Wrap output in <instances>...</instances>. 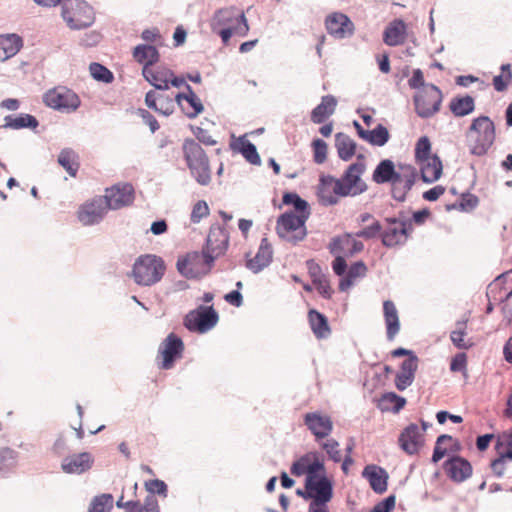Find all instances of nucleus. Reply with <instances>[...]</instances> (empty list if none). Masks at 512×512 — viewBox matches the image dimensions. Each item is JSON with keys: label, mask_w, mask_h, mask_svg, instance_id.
I'll return each instance as SVG.
<instances>
[{"label": "nucleus", "mask_w": 512, "mask_h": 512, "mask_svg": "<svg viewBox=\"0 0 512 512\" xmlns=\"http://www.w3.org/2000/svg\"><path fill=\"white\" fill-rule=\"evenodd\" d=\"M166 267L164 261L156 255H142L135 261L131 277L141 286H151L159 282Z\"/></svg>", "instance_id": "f257e3e1"}, {"label": "nucleus", "mask_w": 512, "mask_h": 512, "mask_svg": "<svg viewBox=\"0 0 512 512\" xmlns=\"http://www.w3.org/2000/svg\"><path fill=\"white\" fill-rule=\"evenodd\" d=\"M310 213L296 214L293 211H287L281 214L276 223L277 235L293 244L296 245L307 235L306 221L309 218Z\"/></svg>", "instance_id": "f03ea898"}, {"label": "nucleus", "mask_w": 512, "mask_h": 512, "mask_svg": "<svg viewBox=\"0 0 512 512\" xmlns=\"http://www.w3.org/2000/svg\"><path fill=\"white\" fill-rule=\"evenodd\" d=\"M475 133L474 144L470 148V153L476 156L485 155L493 145L496 138L495 124L488 116H479L472 120L470 127L466 132L467 138Z\"/></svg>", "instance_id": "7ed1b4c3"}, {"label": "nucleus", "mask_w": 512, "mask_h": 512, "mask_svg": "<svg viewBox=\"0 0 512 512\" xmlns=\"http://www.w3.org/2000/svg\"><path fill=\"white\" fill-rule=\"evenodd\" d=\"M62 17L73 30L85 29L95 21L93 8L84 0H66L62 5Z\"/></svg>", "instance_id": "20e7f679"}, {"label": "nucleus", "mask_w": 512, "mask_h": 512, "mask_svg": "<svg viewBox=\"0 0 512 512\" xmlns=\"http://www.w3.org/2000/svg\"><path fill=\"white\" fill-rule=\"evenodd\" d=\"M182 148L187 165L197 182L202 185L208 184L210 181L208 159L201 146L194 139H186Z\"/></svg>", "instance_id": "39448f33"}, {"label": "nucleus", "mask_w": 512, "mask_h": 512, "mask_svg": "<svg viewBox=\"0 0 512 512\" xmlns=\"http://www.w3.org/2000/svg\"><path fill=\"white\" fill-rule=\"evenodd\" d=\"M365 164L356 162L348 166L343 175L334 182L333 192L340 197L356 196L367 190V185L361 181Z\"/></svg>", "instance_id": "423d86ee"}, {"label": "nucleus", "mask_w": 512, "mask_h": 512, "mask_svg": "<svg viewBox=\"0 0 512 512\" xmlns=\"http://www.w3.org/2000/svg\"><path fill=\"white\" fill-rule=\"evenodd\" d=\"M185 345L175 333H170L161 342L157 352V365L161 370H170L183 357Z\"/></svg>", "instance_id": "0eeeda50"}, {"label": "nucleus", "mask_w": 512, "mask_h": 512, "mask_svg": "<svg viewBox=\"0 0 512 512\" xmlns=\"http://www.w3.org/2000/svg\"><path fill=\"white\" fill-rule=\"evenodd\" d=\"M213 257L199 252H189L179 257L177 269L181 275L190 278H199L207 274L211 268Z\"/></svg>", "instance_id": "6e6552de"}, {"label": "nucleus", "mask_w": 512, "mask_h": 512, "mask_svg": "<svg viewBox=\"0 0 512 512\" xmlns=\"http://www.w3.org/2000/svg\"><path fill=\"white\" fill-rule=\"evenodd\" d=\"M218 319V314L212 306L200 305L186 314L184 326L191 332L203 334L211 330Z\"/></svg>", "instance_id": "1a4fd4ad"}, {"label": "nucleus", "mask_w": 512, "mask_h": 512, "mask_svg": "<svg viewBox=\"0 0 512 512\" xmlns=\"http://www.w3.org/2000/svg\"><path fill=\"white\" fill-rule=\"evenodd\" d=\"M413 101L416 114L428 119L440 110L442 92L436 85L430 84L422 93L414 95Z\"/></svg>", "instance_id": "9d476101"}, {"label": "nucleus", "mask_w": 512, "mask_h": 512, "mask_svg": "<svg viewBox=\"0 0 512 512\" xmlns=\"http://www.w3.org/2000/svg\"><path fill=\"white\" fill-rule=\"evenodd\" d=\"M142 76L160 91H168L170 85L179 88L185 84L184 78L175 76L174 72L165 66L142 68Z\"/></svg>", "instance_id": "9b49d317"}, {"label": "nucleus", "mask_w": 512, "mask_h": 512, "mask_svg": "<svg viewBox=\"0 0 512 512\" xmlns=\"http://www.w3.org/2000/svg\"><path fill=\"white\" fill-rule=\"evenodd\" d=\"M47 106L60 111L72 112L80 106L78 95L71 89L60 86L49 90L44 95Z\"/></svg>", "instance_id": "f8f14e48"}, {"label": "nucleus", "mask_w": 512, "mask_h": 512, "mask_svg": "<svg viewBox=\"0 0 512 512\" xmlns=\"http://www.w3.org/2000/svg\"><path fill=\"white\" fill-rule=\"evenodd\" d=\"M398 168L401 171V180L391 185L390 195L397 202L403 203L418 180L419 171L413 165L405 163H398Z\"/></svg>", "instance_id": "ddd939ff"}, {"label": "nucleus", "mask_w": 512, "mask_h": 512, "mask_svg": "<svg viewBox=\"0 0 512 512\" xmlns=\"http://www.w3.org/2000/svg\"><path fill=\"white\" fill-rule=\"evenodd\" d=\"M108 206L102 196H96L85 201L77 210V219L84 226H91L101 222L107 212Z\"/></svg>", "instance_id": "4468645a"}, {"label": "nucleus", "mask_w": 512, "mask_h": 512, "mask_svg": "<svg viewBox=\"0 0 512 512\" xmlns=\"http://www.w3.org/2000/svg\"><path fill=\"white\" fill-rule=\"evenodd\" d=\"M309 454L308 475L305 478V480H307V486L312 487V485L315 484L319 486L321 490L324 488L333 492V482L326 474L323 460L319 458L317 452H311Z\"/></svg>", "instance_id": "2eb2a0df"}, {"label": "nucleus", "mask_w": 512, "mask_h": 512, "mask_svg": "<svg viewBox=\"0 0 512 512\" xmlns=\"http://www.w3.org/2000/svg\"><path fill=\"white\" fill-rule=\"evenodd\" d=\"M145 104L158 114L169 116L175 110L176 94L157 89L150 90L146 93Z\"/></svg>", "instance_id": "dca6fc26"}, {"label": "nucleus", "mask_w": 512, "mask_h": 512, "mask_svg": "<svg viewBox=\"0 0 512 512\" xmlns=\"http://www.w3.org/2000/svg\"><path fill=\"white\" fill-rule=\"evenodd\" d=\"M108 209H120L130 205L134 200V188L131 184H116L105 190L102 196Z\"/></svg>", "instance_id": "f3484780"}, {"label": "nucleus", "mask_w": 512, "mask_h": 512, "mask_svg": "<svg viewBox=\"0 0 512 512\" xmlns=\"http://www.w3.org/2000/svg\"><path fill=\"white\" fill-rule=\"evenodd\" d=\"M443 470L449 479L455 483H462L472 476L471 463L464 457L452 455L443 463Z\"/></svg>", "instance_id": "a211bd4d"}, {"label": "nucleus", "mask_w": 512, "mask_h": 512, "mask_svg": "<svg viewBox=\"0 0 512 512\" xmlns=\"http://www.w3.org/2000/svg\"><path fill=\"white\" fill-rule=\"evenodd\" d=\"M325 27L329 35L336 39L349 38L354 34V24L344 13L334 12L326 17Z\"/></svg>", "instance_id": "6ab92c4d"}, {"label": "nucleus", "mask_w": 512, "mask_h": 512, "mask_svg": "<svg viewBox=\"0 0 512 512\" xmlns=\"http://www.w3.org/2000/svg\"><path fill=\"white\" fill-rule=\"evenodd\" d=\"M245 266L254 274H258L267 268L273 260V248L266 237L262 238L256 254L250 257V253L245 254Z\"/></svg>", "instance_id": "aec40b11"}, {"label": "nucleus", "mask_w": 512, "mask_h": 512, "mask_svg": "<svg viewBox=\"0 0 512 512\" xmlns=\"http://www.w3.org/2000/svg\"><path fill=\"white\" fill-rule=\"evenodd\" d=\"M249 25L244 12L237 8L226 9V45L232 37H245Z\"/></svg>", "instance_id": "412c9836"}, {"label": "nucleus", "mask_w": 512, "mask_h": 512, "mask_svg": "<svg viewBox=\"0 0 512 512\" xmlns=\"http://www.w3.org/2000/svg\"><path fill=\"white\" fill-rule=\"evenodd\" d=\"M304 424L314 435L315 440L319 441L330 435L333 430V422L327 415L321 412H309L304 415Z\"/></svg>", "instance_id": "4be33fe9"}, {"label": "nucleus", "mask_w": 512, "mask_h": 512, "mask_svg": "<svg viewBox=\"0 0 512 512\" xmlns=\"http://www.w3.org/2000/svg\"><path fill=\"white\" fill-rule=\"evenodd\" d=\"M231 141L229 147L233 153H239L251 165L260 166L262 161L255 144L247 139V135L236 137L235 134L230 135Z\"/></svg>", "instance_id": "5701e85b"}, {"label": "nucleus", "mask_w": 512, "mask_h": 512, "mask_svg": "<svg viewBox=\"0 0 512 512\" xmlns=\"http://www.w3.org/2000/svg\"><path fill=\"white\" fill-rule=\"evenodd\" d=\"M362 477L365 478L376 494H383L388 487V472L381 466L375 464L366 465L362 471Z\"/></svg>", "instance_id": "b1692460"}, {"label": "nucleus", "mask_w": 512, "mask_h": 512, "mask_svg": "<svg viewBox=\"0 0 512 512\" xmlns=\"http://www.w3.org/2000/svg\"><path fill=\"white\" fill-rule=\"evenodd\" d=\"M488 298L507 302L512 297V269L499 275L489 286Z\"/></svg>", "instance_id": "393cba45"}, {"label": "nucleus", "mask_w": 512, "mask_h": 512, "mask_svg": "<svg viewBox=\"0 0 512 512\" xmlns=\"http://www.w3.org/2000/svg\"><path fill=\"white\" fill-rule=\"evenodd\" d=\"M399 446L408 455L418 453L422 446L421 433L419 427L415 423H410L400 433L398 438Z\"/></svg>", "instance_id": "a878e982"}, {"label": "nucleus", "mask_w": 512, "mask_h": 512, "mask_svg": "<svg viewBox=\"0 0 512 512\" xmlns=\"http://www.w3.org/2000/svg\"><path fill=\"white\" fill-rule=\"evenodd\" d=\"M186 93H176V104L189 118H195L204 109L200 98L193 92L189 85H186Z\"/></svg>", "instance_id": "bb28decb"}, {"label": "nucleus", "mask_w": 512, "mask_h": 512, "mask_svg": "<svg viewBox=\"0 0 512 512\" xmlns=\"http://www.w3.org/2000/svg\"><path fill=\"white\" fill-rule=\"evenodd\" d=\"M372 180L379 185L393 184L401 180V171L396 170V165L391 159L381 160L372 173Z\"/></svg>", "instance_id": "cd10ccee"}, {"label": "nucleus", "mask_w": 512, "mask_h": 512, "mask_svg": "<svg viewBox=\"0 0 512 512\" xmlns=\"http://www.w3.org/2000/svg\"><path fill=\"white\" fill-rule=\"evenodd\" d=\"M407 38V25L404 20H392L383 31V42L391 47L402 45Z\"/></svg>", "instance_id": "c85d7f7f"}, {"label": "nucleus", "mask_w": 512, "mask_h": 512, "mask_svg": "<svg viewBox=\"0 0 512 512\" xmlns=\"http://www.w3.org/2000/svg\"><path fill=\"white\" fill-rule=\"evenodd\" d=\"M92 463V456L89 453L84 452L77 455L66 457L62 461L61 466L63 471L66 473L80 474L90 469Z\"/></svg>", "instance_id": "c756f323"}, {"label": "nucleus", "mask_w": 512, "mask_h": 512, "mask_svg": "<svg viewBox=\"0 0 512 512\" xmlns=\"http://www.w3.org/2000/svg\"><path fill=\"white\" fill-rule=\"evenodd\" d=\"M418 368V362L413 359H405L400 365V371L395 376V386L399 391H404L412 385L415 379V373Z\"/></svg>", "instance_id": "7c9ffc66"}, {"label": "nucleus", "mask_w": 512, "mask_h": 512, "mask_svg": "<svg viewBox=\"0 0 512 512\" xmlns=\"http://www.w3.org/2000/svg\"><path fill=\"white\" fill-rule=\"evenodd\" d=\"M383 312L387 339L393 341L400 331V321L395 304L391 300L384 301Z\"/></svg>", "instance_id": "2f4dec72"}, {"label": "nucleus", "mask_w": 512, "mask_h": 512, "mask_svg": "<svg viewBox=\"0 0 512 512\" xmlns=\"http://www.w3.org/2000/svg\"><path fill=\"white\" fill-rule=\"evenodd\" d=\"M337 106V99L333 95H325L321 102L311 111V121L315 124L324 123L325 120L334 114Z\"/></svg>", "instance_id": "473e14b6"}, {"label": "nucleus", "mask_w": 512, "mask_h": 512, "mask_svg": "<svg viewBox=\"0 0 512 512\" xmlns=\"http://www.w3.org/2000/svg\"><path fill=\"white\" fill-rule=\"evenodd\" d=\"M310 328L317 339H326L331 334L328 318L316 309L308 311Z\"/></svg>", "instance_id": "72a5a7b5"}, {"label": "nucleus", "mask_w": 512, "mask_h": 512, "mask_svg": "<svg viewBox=\"0 0 512 512\" xmlns=\"http://www.w3.org/2000/svg\"><path fill=\"white\" fill-rule=\"evenodd\" d=\"M133 58L138 63L142 64V68L150 69L160 59V54L157 48L149 44H139L133 49Z\"/></svg>", "instance_id": "f704fd0d"}, {"label": "nucleus", "mask_w": 512, "mask_h": 512, "mask_svg": "<svg viewBox=\"0 0 512 512\" xmlns=\"http://www.w3.org/2000/svg\"><path fill=\"white\" fill-rule=\"evenodd\" d=\"M23 46L22 38L17 34L0 35V62L15 56Z\"/></svg>", "instance_id": "c9c22d12"}, {"label": "nucleus", "mask_w": 512, "mask_h": 512, "mask_svg": "<svg viewBox=\"0 0 512 512\" xmlns=\"http://www.w3.org/2000/svg\"><path fill=\"white\" fill-rule=\"evenodd\" d=\"M405 233L406 229L401 228L397 224H385L381 234V242L387 248L404 245L406 242L404 238Z\"/></svg>", "instance_id": "e433bc0d"}, {"label": "nucleus", "mask_w": 512, "mask_h": 512, "mask_svg": "<svg viewBox=\"0 0 512 512\" xmlns=\"http://www.w3.org/2000/svg\"><path fill=\"white\" fill-rule=\"evenodd\" d=\"M442 171V161L438 155L434 154L426 164L422 165L419 171V178H421L424 183L431 184L441 177Z\"/></svg>", "instance_id": "4c0bfd02"}, {"label": "nucleus", "mask_w": 512, "mask_h": 512, "mask_svg": "<svg viewBox=\"0 0 512 512\" xmlns=\"http://www.w3.org/2000/svg\"><path fill=\"white\" fill-rule=\"evenodd\" d=\"M335 178L331 175H322L318 186L319 201L324 206H332L338 203L337 195L333 192Z\"/></svg>", "instance_id": "58836bf2"}, {"label": "nucleus", "mask_w": 512, "mask_h": 512, "mask_svg": "<svg viewBox=\"0 0 512 512\" xmlns=\"http://www.w3.org/2000/svg\"><path fill=\"white\" fill-rule=\"evenodd\" d=\"M335 147L338 157L343 161H349L355 155L357 144L349 135L338 132L335 135Z\"/></svg>", "instance_id": "ea45409f"}, {"label": "nucleus", "mask_w": 512, "mask_h": 512, "mask_svg": "<svg viewBox=\"0 0 512 512\" xmlns=\"http://www.w3.org/2000/svg\"><path fill=\"white\" fill-rule=\"evenodd\" d=\"M405 405L406 399L395 392H385L377 402V408L382 412L398 413Z\"/></svg>", "instance_id": "a19ab883"}, {"label": "nucleus", "mask_w": 512, "mask_h": 512, "mask_svg": "<svg viewBox=\"0 0 512 512\" xmlns=\"http://www.w3.org/2000/svg\"><path fill=\"white\" fill-rule=\"evenodd\" d=\"M449 109L455 117H465L475 110V100L470 95L452 98Z\"/></svg>", "instance_id": "79ce46f5"}, {"label": "nucleus", "mask_w": 512, "mask_h": 512, "mask_svg": "<svg viewBox=\"0 0 512 512\" xmlns=\"http://www.w3.org/2000/svg\"><path fill=\"white\" fill-rule=\"evenodd\" d=\"M305 490L297 489L296 494L299 497H302L305 500L312 499V501L315 499V503H328L333 498V492H330L323 488L321 490L319 486L313 484L312 487L307 486V480H305L304 484Z\"/></svg>", "instance_id": "37998d69"}, {"label": "nucleus", "mask_w": 512, "mask_h": 512, "mask_svg": "<svg viewBox=\"0 0 512 512\" xmlns=\"http://www.w3.org/2000/svg\"><path fill=\"white\" fill-rule=\"evenodd\" d=\"M58 163L67 171L71 177L77 175L79 169V156L71 149H63L58 156Z\"/></svg>", "instance_id": "c03bdc74"}, {"label": "nucleus", "mask_w": 512, "mask_h": 512, "mask_svg": "<svg viewBox=\"0 0 512 512\" xmlns=\"http://www.w3.org/2000/svg\"><path fill=\"white\" fill-rule=\"evenodd\" d=\"M389 139L390 133L388 129L384 125L378 124L374 129L368 130V137H366L365 141L371 145L382 147Z\"/></svg>", "instance_id": "a18cd8bd"}, {"label": "nucleus", "mask_w": 512, "mask_h": 512, "mask_svg": "<svg viewBox=\"0 0 512 512\" xmlns=\"http://www.w3.org/2000/svg\"><path fill=\"white\" fill-rule=\"evenodd\" d=\"M6 126L13 129L20 128H36L38 126V121L36 118L29 114H21L17 117L7 116L5 118Z\"/></svg>", "instance_id": "49530a36"}, {"label": "nucleus", "mask_w": 512, "mask_h": 512, "mask_svg": "<svg viewBox=\"0 0 512 512\" xmlns=\"http://www.w3.org/2000/svg\"><path fill=\"white\" fill-rule=\"evenodd\" d=\"M467 319L456 322L457 329L453 330L450 334V339L453 345L458 349H468L471 346L470 342L464 340L466 335Z\"/></svg>", "instance_id": "de8ad7c7"}, {"label": "nucleus", "mask_w": 512, "mask_h": 512, "mask_svg": "<svg viewBox=\"0 0 512 512\" xmlns=\"http://www.w3.org/2000/svg\"><path fill=\"white\" fill-rule=\"evenodd\" d=\"M17 465V453L8 447H0V473L9 472Z\"/></svg>", "instance_id": "09e8293b"}, {"label": "nucleus", "mask_w": 512, "mask_h": 512, "mask_svg": "<svg viewBox=\"0 0 512 512\" xmlns=\"http://www.w3.org/2000/svg\"><path fill=\"white\" fill-rule=\"evenodd\" d=\"M282 201L285 205L293 206L297 213H310L308 202L302 199L296 192H285Z\"/></svg>", "instance_id": "8fccbe9b"}, {"label": "nucleus", "mask_w": 512, "mask_h": 512, "mask_svg": "<svg viewBox=\"0 0 512 512\" xmlns=\"http://www.w3.org/2000/svg\"><path fill=\"white\" fill-rule=\"evenodd\" d=\"M223 233L224 230L220 226L212 227L207 237V247L217 255L220 254L222 248L224 247V241L220 240V237L223 235Z\"/></svg>", "instance_id": "3c124183"}, {"label": "nucleus", "mask_w": 512, "mask_h": 512, "mask_svg": "<svg viewBox=\"0 0 512 512\" xmlns=\"http://www.w3.org/2000/svg\"><path fill=\"white\" fill-rule=\"evenodd\" d=\"M431 142L427 136L420 137L415 145V159L420 162L431 159Z\"/></svg>", "instance_id": "603ef678"}, {"label": "nucleus", "mask_w": 512, "mask_h": 512, "mask_svg": "<svg viewBox=\"0 0 512 512\" xmlns=\"http://www.w3.org/2000/svg\"><path fill=\"white\" fill-rule=\"evenodd\" d=\"M383 225L380 221L374 220L370 225L354 233L355 237L363 238L366 240L374 239L378 236L381 237Z\"/></svg>", "instance_id": "864d4df0"}, {"label": "nucleus", "mask_w": 512, "mask_h": 512, "mask_svg": "<svg viewBox=\"0 0 512 512\" xmlns=\"http://www.w3.org/2000/svg\"><path fill=\"white\" fill-rule=\"evenodd\" d=\"M92 77L104 83H111L114 79L113 73L99 63H92L89 67Z\"/></svg>", "instance_id": "5fc2aeb1"}, {"label": "nucleus", "mask_w": 512, "mask_h": 512, "mask_svg": "<svg viewBox=\"0 0 512 512\" xmlns=\"http://www.w3.org/2000/svg\"><path fill=\"white\" fill-rule=\"evenodd\" d=\"M112 505L113 497L110 494H102L93 500L89 512H109Z\"/></svg>", "instance_id": "6e6d98bb"}, {"label": "nucleus", "mask_w": 512, "mask_h": 512, "mask_svg": "<svg viewBox=\"0 0 512 512\" xmlns=\"http://www.w3.org/2000/svg\"><path fill=\"white\" fill-rule=\"evenodd\" d=\"M321 447L326 451L328 457L333 462L338 463L341 461L342 456L339 450V442L337 440L330 438L325 442H322Z\"/></svg>", "instance_id": "4d7b16f0"}, {"label": "nucleus", "mask_w": 512, "mask_h": 512, "mask_svg": "<svg viewBox=\"0 0 512 512\" xmlns=\"http://www.w3.org/2000/svg\"><path fill=\"white\" fill-rule=\"evenodd\" d=\"M312 147L314 151V162L317 164L324 163L327 158L326 142L320 138H316L312 142Z\"/></svg>", "instance_id": "13d9d810"}, {"label": "nucleus", "mask_w": 512, "mask_h": 512, "mask_svg": "<svg viewBox=\"0 0 512 512\" xmlns=\"http://www.w3.org/2000/svg\"><path fill=\"white\" fill-rule=\"evenodd\" d=\"M310 454L302 455L299 459L294 461L291 465L290 472L294 476L308 475V460Z\"/></svg>", "instance_id": "bf43d9fd"}, {"label": "nucleus", "mask_w": 512, "mask_h": 512, "mask_svg": "<svg viewBox=\"0 0 512 512\" xmlns=\"http://www.w3.org/2000/svg\"><path fill=\"white\" fill-rule=\"evenodd\" d=\"M479 204V199L476 195L471 194L469 192L463 193L461 195V200L458 204V207L461 211H472Z\"/></svg>", "instance_id": "052dcab7"}, {"label": "nucleus", "mask_w": 512, "mask_h": 512, "mask_svg": "<svg viewBox=\"0 0 512 512\" xmlns=\"http://www.w3.org/2000/svg\"><path fill=\"white\" fill-rule=\"evenodd\" d=\"M349 241V233H345L342 236H336L332 238L331 242L329 243L328 249L329 252L334 255H342L344 252L343 244Z\"/></svg>", "instance_id": "680f3d73"}, {"label": "nucleus", "mask_w": 512, "mask_h": 512, "mask_svg": "<svg viewBox=\"0 0 512 512\" xmlns=\"http://www.w3.org/2000/svg\"><path fill=\"white\" fill-rule=\"evenodd\" d=\"M209 214V208L205 201L200 200L195 203L191 212V221L198 223L200 220Z\"/></svg>", "instance_id": "e2e57ef3"}, {"label": "nucleus", "mask_w": 512, "mask_h": 512, "mask_svg": "<svg viewBox=\"0 0 512 512\" xmlns=\"http://www.w3.org/2000/svg\"><path fill=\"white\" fill-rule=\"evenodd\" d=\"M211 28L224 41V14L218 10L211 19Z\"/></svg>", "instance_id": "0e129e2a"}, {"label": "nucleus", "mask_w": 512, "mask_h": 512, "mask_svg": "<svg viewBox=\"0 0 512 512\" xmlns=\"http://www.w3.org/2000/svg\"><path fill=\"white\" fill-rule=\"evenodd\" d=\"M396 504V496L391 494L378 502L371 510V512H393Z\"/></svg>", "instance_id": "69168bd1"}, {"label": "nucleus", "mask_w": 512, "mask_h": 512, "mask_svg": "<svg viewBox=\"0 0 512 512\" xmlns=\"http://www.w3.org/2000/svg\"><path fill=\"white\" fill-rule=\"evenodd\" d=\"M137 115L149 126L152 133L159 129L158 121L149 111L140 108L137 110Z\"/></svg>", "instance_id": "338daca9"}, {"label": "nucleus", "mask_w": 512, "mask_h": 512, "mask_svg": "<svg viewBox=\"0 0 512 512\" xmlns=\"http://www.w3.org/2000/svg\"><path fill=\"white\" fill-rule=\"evenodd\" d=\"M313 284L316 286L318 293L324 299H330L332 297L333 291L326 276L320 280H317L316 282H313Z\"/></svg>", "instance_id": "774afa93"}]
</instances>
